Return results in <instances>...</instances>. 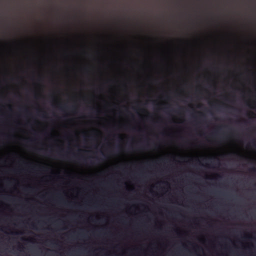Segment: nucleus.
<instances>
[{"mask_svg": "<svg viewBox=\"0 0 256 256\" xmlns=\"http://www.w3.org/2000/svg\"><path fill=\"white\" fill-rule=\"evenodd\" d=\"M1 1V104H2V68H3V36L2 30V7L3 6V2Z\"/></svg>", "mask_w": 256, "mask_h": 256, "instance_id": "f257e3e1", "label": "nucleus"}, {"mask_svg": "<svg viewBox=\"0 0 256 256\" xmlns=\"http://www.w3.org/2000/svg\"><path fill=\"white\" fill-rule=\"evenodd\" d=\"M20 41L17 40H13L12 42V45H16L18 43H19Z\"/></svg>", "mask_w": 256, "mask_h": 256, "instance_id": "f03ea898", "label": "nucleus"}, {"mask_svg": "<svg viewBox=\"0 0 256 256\" xmlns=\"http://www.w3.org/2000/svg\"><path fill=\"white\" fill-rule=\"evenodd\" d=\"M23 248L22 246H18V250L20 251H22V248Z\"/></svg>", "mask_w": 256, "mask_h": 256, "instance_id": "7ed1b4c3", "label": "nucleus"}, {"mask_svg": "<svg viewBox=\"0 0 256 256\" xmlns=\"http://www.w3.org/2000/svg\"><path fill=\"white\" fill-rule=\"evenodd\" d=\"M251 170L254 172H256V168H253L251 169Z\"/></svg>", "mask_w": 256, "mask_h": 256, "instance_id": "20e7f679", "label": "nucleus"}, {"mask_svg": "<svg viewBox=\"0 0 256 256\" xmlns=\"http://www.w3.org/2000/svg\"><path fill=\"white\" fill-rule=\"evenodd\" d=\"M12 18H13V20H14L17 18L16 16V15L14 16Z\"/></svg>", "mask_w": 256, "mask_h": 256, "instance_id": "39448f33", "label": "nucleus"}, {"mask_svg": "<svg viewBox=\"0 0 256 256\" xmlns=\"http://www.w3.org/2000/svg\"><path fill=\"white\" fill-rule=\"evenodd\" d=\"M66 108V106H61V107H60V109H61L62 110H64V108Z\"/></svg>", "mask_w": 256, "mask_h": 256, "instance_id": "423d86ee", "label": "nucleus"}, {"mask_svg": "<svg viewBox=\"0 0 256 256\" xmlns=\"http://www.w3.org/2000/svg\"><path fill=\"white\" fill-rule=\"evenodd\" d=\"M12 172H17V170H16V169H14V170H12Z\"/></svg>", "mask_w": 256, "mask_h": 256, "instance_id": "0eeeda50", "label": "nucleus"}, {"mask_svg": "<svg viewBox=\"0 0 256 256\" xmlns=\"http://www.w3.org/2000/svg\"><path fill=\"white\" fill-rule=\"evenodd\" d=\"M2 204L1 203V204ZM0 212H1V216H2V206H1V210H0ZM2 218H1V220H2Z\"/></svg>", "mask_w": 256, "mask_h": 256, "instance_id": "6e6552de", "label": "nucleus"}, {"mask_svg": "<svg viewBox=\"0 0 256 256\" xmlns=\"http://www.w3.org/2000/svg\"><path fill=\"white\" fill-rule=\"evenodd\" d=\"M13 234H18V233L17 232H14Z\"/></svg>", "mask_w": 256, "mask_h": 256, "instance_id": "1a4fd4ad", "label": "nucleus"}, {"mask_svg": "<svg viewBox=\"0 0 256 256\" xmlns=\"http://www.w3.org/2000/svg\"><path fill=\"white\" fill-rule=\"evenodd\" d=\"M14 30H16V26H14Z\"/></svg>", "mask_w": 256, "mask_h": 256, "instance_id": "9d476101", "label": "nucleus"}, {"mask_svg": "<svg viewBox=\"0 0 256 256\" xmlns=\"http://www.w3.org/2000/svg\"><path fill=\"white\" fill-rule=\"evenodd\" d=\"M0 230H1V232L2 231V227L1 226V229H0Z\"/></svg>", "mask_w": 256, "mask_h": 256, "instance_id": "9b49d317", "label": "nucleus"}, {"mask_svg": "<svg viewBox=\"0 0 256 256\" xmlns=\"http://www.w3.org/2000/svg\"><path fill=\"white\" fill-rule=\"evenodd\" d=\"M15 200H15L14 198H12V200H13V201H15Z\"/></svg>", "mask_w": 256, "mask_h": 256, "instance_id": "f8f14e48", "label": "nucleus"}, {"mask_svg": "<svg viewBox=\"0 0 256 256\" xmlns=\"http://www.w3.org/2000/svg\"><path fill=\"white\" fill-rule=\"evenodd\" d=\"M0 238H1V240L2 239V236H1V237H0Z\"/></svg>", "mask_w": 256, "mask_h": 256, "instance_id": "ddd939ff", "label": "nucleus"}]
</instances>
